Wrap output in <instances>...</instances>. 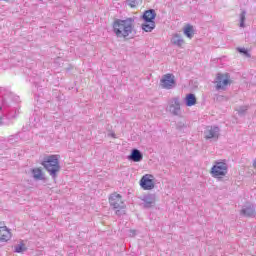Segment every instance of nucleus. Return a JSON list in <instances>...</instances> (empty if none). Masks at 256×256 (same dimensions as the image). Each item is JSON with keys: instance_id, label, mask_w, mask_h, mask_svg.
Here are the masks:
<instances>
[{"instance_id": "obj_1", "label": "nucleus", "mask_w": 256, "mask_h": 256, "mask_svg": "<svg viewBox=\"0 0 256 256\" xmlns=\"http://www.w3.org/2000/svg\"><path fill=\"white\" fill-rule=\"evenodd\" d=\"M112 27L116 37L127 39L133 33V19H117L113 22Z\"/></svg>"}, {"instance_id": "obj_2", "label": "nucleus", "mask_w": 256, "mask_h": 256, "mask_svg": "<svg viewBox=\"0 0 256 256\" xmlns=\"http://www.w3.org/2000/svg\"><path fill=\"white\" fill-rule=\"evenodd\" d=\"M43 167L50 173L52 177H55L61 167L59 166V156L58 155H50L46 156L42 162Z\"/></svg>"}, {"instance_id": "obj_3", "label": "nucleus", "mask_w": 256, "mask_h": 256, "mask_svg": "<svg viewBox=\"0 0 256 256\" xmlns=\"http://www.w3.org/2000/svg\"><path fill=\"white\" fill-rule=\"evenodd\" d=\"M142 17L144 19V23L142 24L143 31L151 33L155 29V17H157V13H155V10H146Z\"/></svg>"}, {"instance_id": "obj_4", "label": "nucleus", "mask_w": 256, "mask_h": 256, "mask_svg": "<svg viewBox=\"0 0 256 256\" xmlns=\"http://www.w3.org/2000/svg\"><path fill=\"white\" fill-rule=\"evenodd\" d=\"M108 201L110 207H112L116 213L125 209V200H123V196L117 192L110 194Z\"/></svg>"}, {"instance_id": "obj_5", "label": "nucleus", "mask_w": 256, "mask_h": 256, "mask_svg": "<svg viewBox=\"0 0 256 256\" xmlns=\"http://www.w3.org/2000/svg\"><path fill=\"white\" fill-rule=\"evenodd\" d=\"M228 167L225 162H215L210 169V174L214 179H223L227 175Z\"/></svg>"}, {"instance_id": "obj_6", "label": "nucleus", "mask_w": 256, "mask_h": 256, "mask_svg": "<svg viewBox=\"0 0 256 256\" xmlns=\"http://www.w3.org/2000/svg\"><path fill=\"white\" fill-rule=\"evenodd\" d=\"M216 89L218 90H225L227 89L228 85H231V76H229V73H219L216 76Z\"/></svg>"}, {"instance_id": "obj_7", "label": "nucleus", "mask_w": 256, "mask_h": 256, "mask_svg": "<svg viewBox=\"0 0 256 256\" xmlns=\"http://www.w3.org/2000/svg\"><path fill=\"white\" fill-rule=\"evenodd\" d=\"M140 186L144 191H151V189H155V176L145 174L140 180Z\"/></svg>"}, {"instance_id": "obj_8", "label": "nucleus", "mask_w": 256, "mask_h": 256, "mask_svg": "<svg viewBox=\"0 0 256 256\" xmlns=\"http://www.w3.org/2000/svg\"><path fill=\"white\" fill-rule=\"evenodd\" d=\"M160 85L163 89L175 87V76H173V74H165L160 80Z\"/></svg>"}, {"instance_id": "obj_9", "label": "nucleus", "mask_w": 256, "mask_h": 256, "mask_svg": "<svg viewBox=\"0 0 256 256\" xmlns=\"http://www.w3.org/2000/svg\"><path fill=\"white\" fill-rule=\"evenodd\" d=\"M205 139H219V127L207 126L204 131Z\"/></svg>"}, {"instance_id": "obj_10", "label": "nucleus", "mask_w": 256, "mask_h": 256, "mask_svg": "<svg viewBox=\"0 0 256 256\" xmlns=\"http://www.w3.org/2000/svg\"><path fill=\"white\" fill-rule=\"evenodd\" d=\"M11 237H13L11 230H9V228H7V226H0V241L1 242L7 243V241H11Z\"/></svg>"}, {"instance_id": "obj_11", "label": "nucleus", "mask_w": 256, "mask_h": 256, "mask_svg": "<svg viewBox=\"0 0 256 256\" xmlns=\"http://www.w3.org/2000/svg\"><path fill=\"white\" fill-rule=\"evenodd\" d=\"M180 111H181V102H179V98L172 99L170 104V113H173V115H179Z\"/></svg>"}, {"instance_id": "obj_12", "label": "nucleus", "mask_w": 256, "mask_h": 256, "mask_svg": "<svg viewBox=\"0 0 256 256\" xmlns=\"http://www.w3.org/2000/svg\"><path fill=\"white\" fill-rule=\"evenodd\" d=\"M128 159L134 161V163H139V161H142L143 159V154H141V151L138 149H134L132 150L131 155L128 156Z\"/></svg>"}, {"instance_id": "obj_13", "label": "nucleus", "mask_w": 256, "mask_h": 256, "mask_svg": "<svg viewBox=\"0 0 256 256\" xmlns=\"http://www.w3.org/2000/svg\"><path fill=\"white\" fill-rule=\"evenodd\" d=\"M186 105L187 107H193L194 105H197V97L195 94H187L185 97Z\"/></svg>"}, {"instance_id": "obj_14", "label": "nucleus", "mask_w": 256, "mask_h": 256, "mask_svg": "<svg viewBox=\"0 0 256 256\" xmlns=\"http://www.w3.org/2000/svg\"><path fill=\"white\" fill-rule=\"evenodd\" d=\"M184 35H186L188 39H193V35H195V30H193V26H191L190 24H187L184 27Z\"/></svg>"}, {"instance_id": "obj_15", "label": "nucleus", "mask_w": 256, "mask_h": 256, "mask_svg": "<svg viewBox=\"0 0 256 256\" xmlns=\"http://www.w3.org/2000/svg\"><path fill=\"white\" fill-rule=\"evenodd\" d=\"M172 43L174 45H177L178 47H183V45L185 44V40H183V38L179 36V34H176L172 39Z\"/></svg>"}, {"instance_id": "obj_16", "label": "nucleus", "mask_w": 256, "mask_h": 256, "mask_svg": "<svg viewBox=\"0 0 256 256\" xmlns=\"http://www.w3.org/2000/svg\"><path fill=\"white\" fill-rule=\"evenodd\" d=\"M26 249H27V246L23 242H20L19 244L14 246L15 253H25Z\"/></svg>"}, {"instance_id": "obj_17", "label": "nucleus", "mask_w": 256, "mask_h": 256, "mask_svg": "<svg viewBox=\"0 0 256 256\" xmlns=\"http://www.w3.org/2000/svg\"><path fill=\"white\" fill-rule=\"evenodd\" d=\"M241 213L244 215V217H251V215L255 213V209H253L251 206H248L247 208L242 209Z\"/></svg>"}, {"instance_id": "obj_18", "label": "nucleus", "mask_w": 256, "mask_h": 256, "mask_svg": "<svg viewBox=\"0 0 256 256\" xmlns=\"http://www.w3.org/2000/svg\"><path fill=\"white\" fill-rule=\"evenodd\" d=\"M34 179H43V170L41 168H35L32 170Z\"/></svg>"}, {"instance_id": "obj_19", "label": "nucleus", "mask_w": 256, "mask_h": 256, "mask_svg": "<svg viewBox=\"0 0 256 256\" xmlns=\"http://www.w3.org/2000/svg\"><path fill=\"white\" fill-rule=\"evenodd\" d=\"M129 7H131L132 9H135V7H139V5H141V3H143V0H126Z\"/></svg>"}, {"instance_id": "obj_20", "label": "nucleus", "mask_w": 256, "mask_h": 256, "mask_svg": "<svg viewBox=\"0 0 256 256\" xmlns=\"http://www.w3.org/2000/svg\"><path fill=\"white\" fill-rule=\"evenodd\" d=\"M240 27H245V12L240 14Z\"/></svg>"}, {"instance_id": "obj_21", "label": "nucleus", "mask_w": 256, "mask_h": 256, "mask_svg": "<svg viewBox=\"0 0 256 256\" xmlns=\"http://www.w3.org/2000/svg\"><path fill=\"white\" fill-rule=\"evenodd\" d=\"M239 52H240V53H247V52L245 51V49H239Z\"/></svg>"}, {"instance_id": "obj_22", "label": "nucleus", "mask_w": 256, "mask_h": 256, "mask_svg": "<svg viewBox=\"0 0 256 256\" xmlns=\"http://www.w3.org/2000/svg\"><path fill=\"white\" fill-rule=\"evenodd\" d=\"M1 123H3V118L2 117H0V125H1Z\"/></svg>"}, {"instance_id": "obj_23", "label": "nucleus", "mask_w": 256, "mask_h": 256, "mask_svg": "<svg viewBox=\"0 0 256 256\" xmlns=\"http://www.w3.org/2000/svg\"><path fill=\"white\" fill-rule=\"evenodd\" d=\"M1 109H2V108H1V106H0V111H1Z\"/></svg>"}]
</instances>
